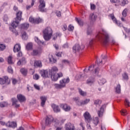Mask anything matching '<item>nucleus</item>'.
Segmentation results:
<instances>
[{
	"mask_svg": "<svg viewBox=\"0 0 130 130\" xmlns=\"http://www.w3.org/2000/svg\"><path fill=\"white\" fill-rule=\"evenodd\" d=\"M56 15L57 17H61V12L59 11H57L56 12Z\"/></svg>",
	"mask_w": 130,
	"mask_h": 130,
	"instance_id": "nucleus-52",
	"label": "nucleus"
},
{
	"mask_svg": "<svg viewBox=\"0 0 130 130\" xmlns=\"http://www.w3.org/2000/svg\"><path fill=\"white\" fill-rule=\"evenodd\" d=\"M51 106L54 112H60V109L59 108V107H58V106L56 105L55 104H52Z\"/></svg>",
	"mask_w": 130,
	"mask_h": 130,
	"instance_id": "nucleus-24",
	"label": "nucleus"
},
{
	"mask_svg": "<svg viewBox=\"0 0 130 130\" xmlns=\"http://www.w3.org/2000/svg\"><path fill=\"white\" fill-rule=\"evenodd\" d=\"M90 102V99H87L81 102H78L77 103V104L78 106H82V105H86Z\"/></svg>",
	"mask_w": 130,
	"mask_h": 130,
	"instance_id": "nucleus-14",
	"label": "nucleus"
},
{
	"mask_svg": "<svg viewBox=\"0 0 130 130\" xmlns=\"http://www.w3.org/2000/svg\"><path fill=\"white\" fill-rule=\"evenodd\" d=\"M35 67H38V68H41V67H42V63H41V61H36L35 62Z\"/></svg>",
	"mask_w": 130,
	"mask_h": 130,
	"instance_id": "nucleus-29",
	"label": "nucleus"
},
{
	"mask_svg": "<svg viewBox=\"0 0 130 130\" xmlns=\"http://www.w3.org/2000/svg\"><path fill=\"white\" fill-rule=\"evenodd\" d=\"M33 47V45L31 43H29L26 45V48L27 50H30L32 49V48Z\"/></svg>",
	"mask_w": 130,
	"mask_h": 130,
	"instance_id": "nucleus-42",
	"label": "nucleus"
},
{
	"mask_svg": "<svg viewBox=\"0 0 130 130\" xmlns=\"http://www.w3.org/2000/svg\"><path fill=\"white\" fill-rule=\"evenodd\" d=\"M93 123L94 124L95 126L99 123V118L98 117H95L93 118Z\"/></svg>",
	"mask_w": 130,
	"mask_h": 130,
	"instance_id": "nucleus-40",
	"label": "nucleus"
},
{
	"mask_svg": "<svg viewBox=\"0 0 130 130\" xmlns=\"http://www.w3.org/2000/svg\"><path fill=\"white\" fill-rule=\"evenodd\" d=\"M17 99L20 102H24L26 100V98L22 94L17 95Z\"/></svg>",
	"mask_w": 130,
	"mask_h": 130,
	"instance_id": "nucleus-27",
	"label": "nucleus"
},
{
	"mask_svg": "<svg viewBox=\"0 0 130 130\" xmlns=\"http://www.w3.org/2000/svg\"><path fill=\"white\" fill-rule=\"evenodd\" d=\"M110 17H111V19L112 20V21H113L114 23H115V24H117V20H116V18L114 16V14H111Z\"/></svg>",
	"mask_w": 130,
	"mask_h": 130,
	"instance_id": "nucleus-43",
	"label": "nucleus"
},
{
	"mask_svg": "<svg viewBox=\"0 0 130 130\" xmlns=\"http://www.w3.org/2000/svg\"><path fill=\"white\" fill-rule=\"evenodd\" d=\"M97 19V15L94 13H91L89 15V20L91 21V22H95L96 19Z\"/></svg>",
	"mask_w": 130,
	"mask_h": 130,
	"instance_id": "nucleus-21",
	"label": "nucleus"
},
{
	"mask_svg": "<svg viewBox=\"0 0 130 130\" xmlns=\"http://www.w3.org/2000/svg\"><path fill=\"white\" fill-rule=\"evenodd\" d=\"M128 4V1L127 0H121L120 2V5L122 7H124L125 5Z\"/></svg>",
	"mask_w": 130,
	"mask_h": 130,
	"instance_id": "nucleus-34",
	"label": "nucleus"
},
{
	"mask_svg": "<svg viewBox=\"0 0 130 130\" xmlns=\"http://www.w3.org/2000/svg\"><path fill=\"white\" fill-rule=\"evenodd\" d=\"M22 38L24 40H27L28 39V36L27 35V33H26V32H22Z\"/></svg>",
	"mask_w": 130,
	"mask_h": 130,
	"instance_id": "nucleus-37",
	"label": "nucleus"
},
{
	"mask_svg": "<svg viewBox=\"0 0 130 130\" xmlns=\"http://www.w3.org/2000/svg\"><path fill=\"white\" fill-rule=\"evenodd\" d=\"M29 21L30 23H32L33 24H39V23L42 22V19L40 18H34L33 17H29Z\"/></svg>",
	"mask_w": 130,
	"mask_h": 130,
	"instance_id": "nucleus-8",
	"label": "nucleus"
},
{
	"mask_svg": "<svg viewBox=\"0 0 130 130\" xmlns=\"http://www.w3.org/2000/svg\"><path fill=\"white\" fill-rule=\"evenodd\" d=\"M12 105L15 106L16 108L20 107V105L18 104V100L16 98H12Z\"/></svg>",
	"mask_w": 130,
	"mask_h": 130,
	"instance_id": "nucleus-22",
	"label": "nucleus"
},
{
	"mask_svg": "<svg viewBox=\"0 0 130 130\" xmlns=\"http://www.w3.org/2000/svg\"><path fill=\"white\" fill-rule=\"evenodd\" d=\"M43 37L46 41H48L51 39L52 34V29L50 27H47L43 30Z\"/></svg>",
	"mask_w": 130,
	"mask_h": 130,
	"instance_id": "nucleus-4",
	"label": "nucleus"
},
{
	"mask_svg": "<svg viewBox=\"0 0 130 130\" xmlns=\"http://www.w3.org/2000/svg\"><path fill=\"white\" fill-rule=\"evenodd\" d=\"M20 50H21V45L19 44H16L13 48L14 52H18Z\"/></svg>",
	"mask_w": 130,
	"mask_h": 130,
	"instance_id": "nucleus-23",
	"label": "nucleus"
},
{
	"mask_svg": "<svg viewBox=\"0 0 130 130\" xmlns=\"http://www.w3.org/2000/svg\"><path fill=\"white\" fill-rule=\"evenodd\" d=\"M53 121V117L51 116L47 117L46 119V125H50V123Z\"/></svg>",
	"mask_w": 130,
	"mask_h": 130,
	"instance_id": "nucleus-16",
	"label": "nucleus"
},
{
	"mask_svg": "<svg viewBox=\"0 0 130 130\" xmlns=\"http://www.w3.org/2000/svg\"><path fill=\"white\" fill-rule=\"evenodd\" d=\"M29 73L30 74H31V75H34V73H35V71H34V70L33 69H30Z\"/></svg>",
	"mask_w": 130,
	"mask_h": 130,
	"instance_id": "nucleus-64",
	"label": "nucleus"
},
{
	"mask_svg": "<svg viewBox=\"0 0 130 130\" xmlns=\"http://www.w3.org/2000/svg\"><path fill=\"white\" fill-rule=\"evenodd\" d=\"M84 45H81V47H80V45L78 44H76L75 45V46L73 47V49L74 50V53H76L77 51H79L80 49H84Z\"/></svg>",
	"mask_w": 130,
	"mask_h": 130,
	"instance_id": "nucleus-10",
	"label": "nucleus"
},
{
	"mask_svg": "<svg viewBox=\"0 0 130 130\" xmlns=\"http://www.w3.org/2000/svg\"><path fill=\"white\" fill-rule=\"evenodd\" d=\"M79 93L80 95L85 97V96H87V92L86 91H83L81 88H78Z\"/></svg>",
	"mask_w": 130,
	"mask_h": 130,
	"instance_id": "nucleus-28",
	"label": "nucleus"
},
{
	"mask_svg": "<svg viewBox=\"0 0 130 130\" xmlns=\"http://www.w3.org/2000/svg\"><path fill=\"white\" fill-rule=\"evenodd\" d=\"M33 79L34 80H39V75H38L37 74H36L35 75L33 76Z\"/></svg>",
	"mask_w": 130,
	"mask_h": 130,
	"instance_id": "nucleus-50",
	"label": "nucleus"
},
{
	"mask_svg": "<svg viewBox=\"0 0 130 130\" xmlns=\"http://www.w3.org/2000/svg\"><path fill=\"white\" fill-rule=\"evenodd\" d=\"M6 49V46L4 44H0V50L3 51V50Z\"/></svg>",
	"mask_w": 130,
	"mask_h": 130,
	"instance_id": "nucleus-49",
	"label": "nucleus"
},
{
	"mask_svg": "<svg viewBox=\"0 0 130 130\" xmlns=\"http://www.w3.org/2000/svg\"><path fill=\"white\" fill-rule=\"evenodd\" d=\"M100 103H101V101H100V100L94 101V104L95 105H98V104H100Z\"/></svg>",
	"mask_w": 130,
	"mask_h": 130,
	"instance_id": "nucleus-54",
	"label": "nucleus"
},
{
	"mask_svg": "<svg viewBox=\"0 0 130 130\" xmlns=\"http://www.w3.org/2000/svg\"><path fill=\"white\" fill-rule=\"evenodd\" d=\"M125 103L126 105H127L128 107H129V101H128V100L126 99L125 101Z\"/></svg>",
	"mask_w": 130,
	"mask_h": 130,
	"instance_id": "nucleus-60",
	"label": "nucleus"
},
{
	"mask_svg": "<svg viewBox=\"0 0 130 130\" xmlns=\"http://www.w3.org/2000/svg\"><path fill=\"white\" fill-rule=\"evenodd\" d=\"M8 62L9 64H14L15 61H13V57L12 56H9L8 58Z\"/></svg>",
	"mask_w": 130,
	"mask_h": 130,
	"instance_id": "nucleus-30",
	"label": "nucleus"
},
{
	"mask_svg": "<svg viewBox=\"0 0 130 130\" xmlns=\"http://www.w3.org/2000/svg\"><path fill=\"white\" fill-rule=\"evenodd\" d=\"M62 62L64 64H69L70 63V61L66 59L62 60Z\"/></svg>",
	"mask_w": 130,
	"mask_h": 130,
	"instance_id": "nucleus-51",
	"label": "nucleus"
},
{
	"mask_svg": "<svg viewBox=\"0 0 130 130\" xmlns=\"http://www.w3.org/2000/svg\"><path fill=\"white\" fill-rule=\"evenodd\" d=\"M98 83L99 85L102 86V85H104V84L106 83V79L104 78H102L98 81Z\"/></svg>",
	"mask_w": 130,
	"mask_h": 130,
	"instance_id": "nucleus-31",
	"label": "nucleus"
},
{
	"mask_svg": "<svg viewBox=\"0 0 130 130\" xmlns=\"http://www.w3.org/2000/svg\"><path fill=\"white\" fill-rule=\"evenodd\" d=\"M109 38V34L103 29L101 31L99 32L96 36V39L99 40L104 45L108 44Z\"/></svg>",
	"mask_w": 130,
	"mask_h": 130,
	"instance_id": "nucleus-1",
	"label": "nucleus"
},
{
	"mask_svg": "<svg viewBox=\"0 0 130 130\" xmlns=\"http://www.w3.org/2000/svg\"><path fill=\"white\" fill-rule=\"evenodd\" d=\"M95 82V78L93 77H89V79L86 81V84L89 85L90 86H92V84H94Z\"/></svg>",
	"mask_w": 130,
	"mask_h": 130,
	"instance_id": "nucleus-19",
	"label": "nucleus"
},
{
	"mask_svg": "<svg viewBox=\"0 0 130 130\" xmlns=\"http://www.w3.org/2000/svg\"><path fill=\"white\" fill-rule=\"evenodd\" d=\"M26 59L25 57H22L21 59L19 60L17 62V66H22L23 64H25L26 63Z\"/></svg>",
	"mask_w": 130,
	"mask_h": 130,
	"instance_id": "nucleus-26",
	"label": "nucleus"
},
{
	"mask_svg": "<svg viewBox=\"0 0 130 130\" xmlns=\"http://www.w3.org/2000/svg\"><path fill=\"white\" fill-rule=\"evenodd\" d=\"M92 33H93V27H88L87 31V35H92Z\"/></svg>",
	"mask_w": 130,
	"mask_h": 130,
	"instance_id": "nucleus-36",
	"label": "nucleus"
},
{
	"mask_svg": "<svg viewBox=\"0 0 130 130\" xmlns=\"http://www.w3.org/2000/svg\"><path fill=\"white\" fill-rule=\"evenodd\" d=\"M11 82H10V79L7 76H5L3 78H0V84L1 85H9Z\"/></svg>",
	"mask_w": 130,
	"mask_h": 130,
	"instance_id": "nucleus-7",
	"label": "nucleus"
},
{
	"mask_svg": "<svg viewBox=\"0 0 130 130\" xmlns=\"http://www.w3.org/2000/svg\"><path fill=\"white\" fill-rule=\"evenodd\" d=\"M35 2H36V0H31V5L26 6V10H30L33 6H34V4H35Z\"/></svg>",
	"mask_w": 130,
	"mask_h": 130,
	"instance_id": "nucleus-38",
	"label": "nucleus"
},
{
	"mask_svg": "<svg viewBox=\"0 0 130 130\" xmlns=\"http://www.w3.org/2000/svg\"><path fill=\"white\" fill-rule=\"evenodd\" d=\"M8 19H9V18L8 17V15H4V21L7 22V21H8Z\"/></svg>",
	"mask_w": 130,
	"mask_h": 130,
	"instance_id": "nucleus-61",
	"label": "nucleus"
},
{
	"mask_svg": "<svg viewBox=\"0 0 130 130\" xmlns=\"http://www.w3.org/2000/svg\"><path fill=\"white\" fill-rule=\"evenodd\" d=\"M40 74L43 78H49V72L47 70H41Z\"/></svg>",
	"mask_w": 130,
	"mask_h": 130,
	"instance_id": "nucleus-13",
	"label": "nucleus"
},
{
	"mask_svg": "<svg viewBox=\"0 0 130 130\" xmlns=\"http://www.w3.org/2000/svg\"><path fill=\"white\" fill-rule=\"evenodd\" d=\"M73 100H74V101H75L76 104L77 102H80V101L79 100H80V99L79 98V97H75L73 98Z\"/></svg>",
	"mask_w": 130,
	"mask_h": 130,
	"instance_id": "nucleus-55",
	"label": "nucleus"
},
{
	"mask_svg": "<svg viewBox=\"0 0 130 130\" xmlns=\"http://www.w3.org/2000/svg\"><path fill=\"white\" fill-rule=\"evenodd\" d=\"M60 106L63 108L64 111H70V110H71V107L68 106L67 104H61Z\"/></svg>",
	"mask_w": 130,
	"mask_h": 130,
	"instance_id": "nucleus-20",
	"label": "nucleus"
},
{
	"mask_svg": "<svg viewBox=\"0 0 130 130\" xmlns=\"http://www.w3.org/2000/svg\"><path fill=\"white\" fill-rule=\"evenodd\" d=\"M127 11H128V10L127 9L125 8L122 12V16L124 17V18H125V17H126L127 16Z\"/></svg>",
	"mask_w": 130,
	"mask_h": 130,
	"instance_id": "nucleus-41",
	"label": "nucleus"
},
{
	"mask_svg": "<svg viewBox=\"0 0 130 130\" xmlns=\"http://www.w3.org/2000/svg\"><path fill=\"white\" fill-rule=\"evenodd\" d=\"M94 65H91L89 67V68L88 69V71H90V72H92L93 70L94 69Z\"/></svg>",
	"mask_w": 130,
	"mask_h": 130,
	"instance_id": "nucleus-53",
	"label": "nucleus"
},
{
	"mask_svg": "<svg viewBox=\"0 0 130 130\" xmlns=\"http://www.w3.org/2000/svg\"><path fill=\"white\" fill-rule=\"evenodd\" d=\"M83 116L85 118V121L87 123H89V122L91 121V115L88 112H85L83 114Z\"/></svg>",
	"mask_w": 130,
	"mask_h": 130,
	"instance_id": "nucleus-9",
	"label": "nucleus"
},
{
	"mask_svg": "<svg viewBox=\"0 0 130 130\" xmlns=\"http://www.w3.org/2000/svg\"><path fill=\"white\" fill-rule=\"evenodd\" d=\"M35 41L39 44V45H43V44H44V42L40 41L38 37L35 38Z\"/></svg>",
	"mask_w": 130,
	"mask_h": 130,
	"instance_id": "nucleus-32",
	"label": "nucleus"
},
{
	"mask_svg": "<svg viewBox=\"0 0 130 130\" xmlns=\"http://www.w3.org/2000/svg\"><path fill=\"white\" fill-rule=\"evenodd\" d=\"M20 73H21L23 76H27V73H28V71H27V69L22 68L20 70Z\"/></svg>",
	"mask_w": 130,
	"mask_h": 130,
	"instance_id": "nucleus-39",
	"label": "nucleus"
},
{
	"mask_svg": "<svg viewBox=\"0 0 130 130\" xmlns=\"http://www.w3.org/2000/svg\"><path fill=\"white\" fill-rule=\"evenodd\" d=\"M40 53H41V49L39 48L33 50L31 54V55L35 56L36 55H39V54H40Z\"/></svg>",
	"mask_w": 130,
	"mask_h": 130,
	"instance_id": "nucleus-18",
	"label": "nucleus"
},
{
	"mask_svg": "<svg viewBox=\"0 0 130 130\" xmlns=\"http://www.w3.org/2000/svg\"><path fill=\"white\" fill-rule=\"evenodd\" d=\"M75 20L80 26H83L84 25V22L81 19H78V18H76Z\"/></svg>",
	"mask_w": 130,
	"mask_h": 130,
	"instance_id": "nucleus-35",
	"label": "nucleus"
},
{
	"mask_svg": "<svg viewBox=\"0 0 130 130\" xmlns=\"http://www.w3.org/2000/svg\"><path fill=\"white\" fill-rule=\"evenodd\" d=\"M65 130H75V126L71 123H67L65 125Z\"/></svg>",
	"mask_w": 130,
	"mask_h": 130,
	"instance_id": "nucleus-15",
	"label": "nucleus"
},
{
	"mask_svg": "<svg viewBox=\"0 0 130 130\" xmlns=\"http://www.w3.org/2000/svg\"><path fill=\"white\" fill-rule=\"evenodd\" d=\"M17 82H18V81L15 79H13V80H12V83H13V85H16V84H17Z\"/></svg>",
	"mask_w": 130,
	"mask_h": 130,
	"instance_id": "nucleus-63",
	"label": "nucleus"
},
{
	"mask_svg": "<svg viewBox=\"0 0 130 130\" xmlns=\"http://www.w3.org/2000/svg\"><path fill=\"white\" fill-rule=\"evenodd\" d=\"M21 29H24V30H27L29 28V23H23L21 24Z\"/></svg>",
	"mask_w": 130,
	"mask_h": 130,
	"instance_id": "nucleus-33",
	"label": "nucleus"
},
{
	"mask_svg": "<svg viewBox=\"0 0 130 130\" xmlns=\"http://www.w3.org/2000/svg\"><path fill=\"white\" fill-rule=\"evenodd\" d=\"M40 99L41 100V105L43 107L44 105H45V103L46 102V100H47V98L46 96H41Z\"/></svg>",
	"mask_w": 130,
	"mask_h": 130,
	"instance_id": "nucleus-25",
	"label": "nucleus"
},
{
	"mask_svg": "<svg viewBox=\"0 0 130 130\" xmlns=\"http://www.w3.org/2000/svg\"><path fill=\"white\" fill-rule=\"evenodd\" d=\"M121 115H123L124 116H125V115H126L128 114L127 111L125 109L122 110V111H121Z\"/></svg>",
	"mask_w": 130,
	"mask_h": 130,
	"instance_id": "nucleus-45",
	"label": "nucleus"
},
{
	"mask_svg": "<svg viewBox=\"0 0 130 130\" xmlns=\"http://www.w3.org/2000/svg\"><path fill=\"white\" fill-rule=\"evenodd\" d=\"M122 77L124 80H128V76L127 75V74H126V73H124L122 75Z\"/></svg>",
	"mask_w": 130,
	"mask_h": 130,
	"instance_id": "nucleus-47",
	"label": "nucleus"
},
{
	"mask_svg": "<svg viewBox=\"0 0 130 130\" xmlns=\"http://www.w3.org/2000/svg\"><path fill=\"white\" fill-rule=\"evenodd\" d=\"M115 90H116V93H118V94H119V93H120L121 89H120V84H118L117 85V86L115 88Z\"/></svg>",
	"mask_w": 130,
	"mask_h": 130,
	"instance_id": "nucleus-44",
	"label": "nucleus"
},
{
	"mask_svg": "<svg viewBox=\"0 0 130 130\" xmlns=\"http://www.w3.org/2000/svg\"><path fill=\"white\" fill-rule=\"evenodd\" d=\"M110 1H111V3H112V4H117L119 3V0H110Z\"/></svg>",
	"mask_w": 130,
	"mask_h": 130,
	"instance_id": "nucleus-56",
	"label": "nucleus"
},
{
	"mask_svg": "<svg viewBox=\"0 0 130 130\" xmlns=\"http://www.w3.org/2000/svg\"><path fill=\"white\" fill-rule=\"evenodd\" d=\"M22 12L19 11L16 14V18L15 19V21H14L11 24V27H9V29L13 33H15V35H19V33L17 30H16V28L18 26H19V22L21 21V19H22Z\"/></svg>",
	"mask_w": 130,
	"mask_h": 130,
	"instance_id": "nucleus-2",
	"label": "nucleus"
},
{
	"mask_svg": "<svg viewBox=\"0 0 130 130\" xmlns=\"http://www.w3.org/2000/svg\"><path fill=\"white\" fill-rule=\"evenodd\" d=\"M63 31H66L68 29V27L67 26V24H64L63 25V27L62 28Z\"/></svg>",
	"mask_w": 130,
	"mask_h": 130,
	"instance_id": "nucleus-59",
	"label": "nucleus"
},
{
	"mask_svg": "<svg viewBox=\"0 0 130 130\" xmlns=\"http://www.w3.org/2000/svg\"><path fill=\"white\" fill-rule=\"evenodd\" d=\"M90 8L91 10H95L96 9V6L94 4H91Z\"/></svg>",
	"mask_w": 130,
	"mask_h": 130,
	"instance_id": "nucleus-58",
	"label": "nucleus"
},
{
	"mask_svg": "<svg viewBox=\"0 0 130 130\" xmlns=\"http://www.w3.org/2000/svg\"><path fill=\"white\" fill-rule=\"evenodd\" d=\"M106 108V105H103L100 108V111H98V114L99 117H102L103 115V112H104V110Z\"/></svg>",
	"mask_w": 130,
	"mask_h": 130,
	"instance_id": "nucleus-12",
	"label": "nucleus"
},
{
	"mask_svg": "<svg viewBox=\"0 0 130 130\" xmlns=\"http://www.w3.org/2000/svg\"><path fill=\"white\" fill-rule=\"evenodd\" d=\"M8 73H10V74H13V73H14V72L13 71V68H12V67H11V66L8 67Z\"/></svg>",
	"mask_w": 130,
	"mask_h": 130,
	"instance_id": "nucleus-48",
	"label": "nucleus"
},
{
	"mask_svg": "<svg viewBox=\"0 0 130 130\" xmlns=\"http://www.w3.org/2000/svg\"><path fill=\"white\" fill-rule=\"evenodd\" d=\"M40 5L39 6V11L42 13H46L47 9L45 8L46 6L44 0H39Z\"/></svg>",
	"mask_w": 130,
	"mask_h": 130,
	"instance_id": "nucleus-6",
	"label": "nucleus"
},
{
	"mask_svg": "<svg viewBox=\"0 0 130 130\" xmlns=\"http://www.w3.org/2000/svg\"><path fill=\"white\" fill-rule=\"evenodd\" d=\"M6 106H8V103L5 102L0 103V107H6Z\"/></svg>",
	"mask_w": 130,
	"mask_h": 130,
	"instance_id": "nucleus-46",
	"label": "nucleus"
},
{
	"mask_svg": "<svg viewBox=\"0 0 130 130\" xmlns=\"http://www.w3.org/2000/svg\"><path fill=\"white\" fill-rule=\"evenodd\" d=\"M62 53L60 52H59L58 53H57L56 54V55L57 56H58V57H61V54H62Z\"/></svg>",
	"mask_w": 130,
	"mask_h": 130,
	"instance_id": "nucleus-62",
	"label": "nucleus"
},
{
	"mask_svg": "<svg viewBox=\"0 0 130 130\" xmlns=\"http://www.w3.org/2000/svg\"><path fill=\"white\" fill-rule=\"evenodd\" d=\"M101 56L102 58L101 61L98 59L96 60V63H97V64H104L105 62H106V58H107V57L103 55H102Z\"/></svg>",
	"mask_w": 130,
	"mask_h": 130,
	"instance_id": "nucleus-11",
	"label": "nucleus"
},
{
	"mask_svg": "<svg viewBox=\"0 0 130 130\" xmlns=\"http://www.w3.org/2000/svg\"><path fill=\"white\" fill-rule=\"evenodd\" d=\"M68 83H70V78H64L60 81V84H55L54 86L56 89H61V88H64L66 87V84H68Z\"/></svg>",
	"mask_w": 130,
	"mask_h": 130,
	"instance_id": "nucleus-5",
	"label": "nucleus"
},
{
	"mask_svg": "<svg viewBox=\"0 0 130 130\" xmlns=\"http://www.w3.org/2000/svg\"><path fill=\"white\" fill-rule=\"evenodd\" d=\"M6 126H8V127H13V128H15V127H17V123L15 122H11L8 121L6 124Z\"/></svg>",
	"mask_w": 130,
	"mask_h": 130,
	"instance_id": "nucleus-17",
	"label": "nucleus"
},
{
	"mask_svg": "<svg viewBox=\"0 0 130 130\" xmlns=\"http://www.w3.org/2000/svg\"><path fill=\"white\" fill-rule=\"evenodd\" d=\"M68 30H69V31H73V30H74V27L72 26V25H70L69 26Z\"/></svg>",
	"mask_w": 130,
	"mask_h": 130,
	"instance_id": "nucleus-57",
	"label": "nucleus"
},
{
	"mask_svg": "<svg viewBox=\"0 0 130 130\" xmlns=\"http://www.w3.org/2000/svg\"><path fill=\"white\" fill-rule=\"evenodd\" d=\"M58 72V69L57 67H54L51 70H49V76L52 81H56L58 80V78H61L63 75L62 73H56Z\"/></svg>",
	"mask_w": 130,
	"mask_h": 130,
	"instance_id": "nucleus-3",
	"label": "nucleus"
}]
</instances>
